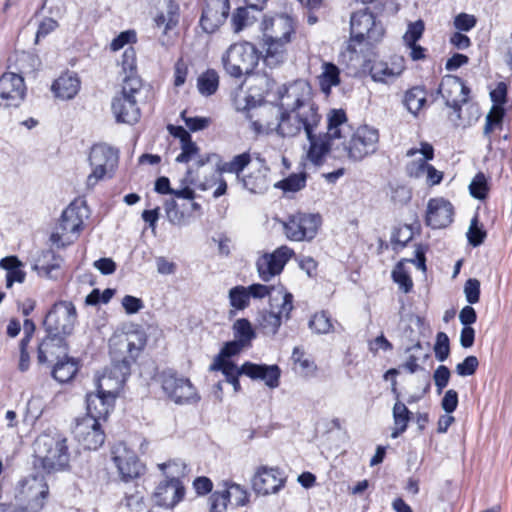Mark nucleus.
<instances>
[{"mask_svg": "<svg viewBox=\"0 0 512 512\" xmlns=\"http://www.w3.org/2000/svg\"><path fill=\"white\" fill-rule=\"evenodd\" d=\"M172 480L165 479L160 482L154 492L156 505L172 509L185 496V487L182 481L176 480L177 473H170Z\"/></svg>", "mask_w": 512, "mask_h": 512, "instance_id": "22", "label": "nucleus"}, {"mask_svg": "<svg viewBox=\"0 0 512 512\" xmlns=\"http://www.w3.org/2000/svg\"><path fill=\"white\" fill-rule=\"evenodd\" d=\"M155 191L162 195L172 194L177 198L193 200L196 197L195 191L192 188L184 187L173 189L170 186V180L166 176H161L155 181Z\"/></svg>", "mask_w": 512, "mask_h": 512, "instance_id": "41", "label": "nucleus"}, {"mask_svg": "<svg viewBox=\"0 0 512 512\" xmlns=\"http://www.w3.org/2000/svg\"><path fill=\"white\" fill-rule=\"evenodd\" d=\"M392 279L399 287L408 293L413 287V282L409 274L406 272L404 264L402 262L397 263L392 271Z\"/></svg>", "mask_w": 512, "mask_h": 512, "instance_id": "56", "label": "nucleus"}, {"mask_svg": "<svg viewBox=\"0 0 512 512\" xmlns=\"http://www.w3.org/2000/svg\"><path fill=\"white\" fill-rule=\"evenodd\" d=\"M76 320L77 312L73 303L60 301L48 311L43 324L49 336L66 339L73 333Z\"/></svg>", "mask_w": 512, "mask_h": 512, "instance_id": "11", "label": "nucleus"}, {"mask_svg": "<svg viewBox=\"0 0 512 512\" xmlns=\"http://www.w3.org/2000/svg\"><path fill=\"white\" fill-rule=\"evenodd\" d=\"M347 121L346 113L343 109H333L328 116L327 133L328 138L339 139L342 137L340 126Z\"/></svg>", "mask_w": 512, "mask_h": 512, "instance_id": "46", "label": "nucleus"}, {"mask_svg": "<svg viewBox=\"0 0 512 512\" xmlns=\"http://www.w3.org/2000/svg\"><path fill=\"white\" fill-rule=\"evenodd\" d=\"M78 369V362L66 354L56 361L51 376L59 383H67L74 378Z\"/></svg>", "mask_w": 512, "mask_h": 512, "instance_id": "32", "label": "nucleus"}, {"mask_svg": "<svg viewBox=\"0 0 512 512\" xmlns=\"http://www.w3.org/2000/svg\"><path fill=\"white\" fill-rule=\"evenodd\" d=\"M142 85L141 78L123 80L121 92L113 98L111 104L116 122L133 125L139 121L141 112L136 95L140 93Z\"/></svg>", "mask_w": 512, "mask_h": 512, "instance_id": "6", "label": "nucleus"}, {"mask_svg": "<svg viewBox=\"0 0 512 512\" xmlns=\"http://www.w3.org/2000/svg\"><path fill=\"white\" fill-rule=\"evenodd\" d=\"M25 93L26 86L21 75L6 72L0 77V107H18Z\"/></svg>", "mask_w": 512, "mask_h": 512, "instance_id": "20", "label": "nucleus"}, {"mask_svg": "<svg viewBox=\"0 0 512 512\" xmlns=\"http://www.w3.org/2000/svg\"><path fill=\"white\" fill-rule=\"evenodd\" d=\"M68 344L66 339L47 335L38 345L37 360L39 364H45L53 360H58L68 354Z\"/></svg>", "mask_w": 512, "mask_h": 512, "instance_id": "25", "label": "nucleus"}, {"mask_svg": "<svg viewBox=\"0 0 512 512\" xmlns=\"http://www.w3.org/2000/svg\"><path fill=\"white\" fill-rule=\"evenodd\" d=\"M286 478L279 468L260 467L252 478V488L257 494L269 495L279 492Z\"/></svg>", "mask_w": 512, "mask_h": 512, "instance_id": "21", "label": "nucleus"}, {"mask_svg": "<svg viewBox=\"0 0 512 512\" xmlns=\"http://www.w3.org/2000/svg\"><path fill=\"white\" fill-rule=\"evenodd\" d=\"M83 208L76 203H71L61 214L58 230L63 234H70L76 239L83 229Z\"/></svg>", "mask_w": 512, "mask_h": 512, "instance_id": "27", "label": "nucleus"}, {"mask_svg": "<svg viewBox=\"0 0 512 512\" xmlns=\"http://www.w3.org/2000/svg\"><path fill=\"white\" fill-rule=\"evenodd\" d=\"M322 225L318 213L295 212L283 222V232L286 238L295 242L312 241Z\"/></svg>", "mask_w": 512, "mask_h": 512, "instance_id": "10", "label": "nucleus"}, {"mask_svg": "<svg viewBox=\"0 0 512 512\" xmlns=\"http://www.w3.org/2000/svg\"><path fill=\"white\" fill-rule=\"evenodd\" d=\"M210 370L221 371L225 376L226 381L233 386L235 392H239L241 390L239 376L244 375V363L240 368H238L235 363H225L222 365L211 364Z\"/></svg>", "mask_w": 512, "mask_h": 512, "instance_id": "42", "label": "nucleus"}, {"mask_svg": "<svg viewBox=\"0 0 512 512\" xmlns=\"http://www.w3.org/2000/svg\"><path fill=\"white\" fill-rule=\"evenodd\" d=\"M412 198L411 190L404 185L391 186V201L395 205L403 206Z\"/></svg>", "mask_w": 512, "mask_h": 512, "instance_id": "64", "label": "nucleus"}, {"mask_svg": "<svg viewBox=\"0 0 512 512\" xmlns=\"http://www.w3.org/2000/svg\"><path fill=\"white\" fill-rule=\"evenodd\" d=\"M425 30V25L422 20H417L408 25V29L405 32L403 39L406 44H414L421 39Z\"/></svg>", "mask_w": 512, "mask_h": 512, "instance_id": "59", "label": "nucleus"}, {"mask_svg": "<svg viewBox=\"0 0 512 512\" xmlns=\"http://www.w3.org/2000/svg\"><path fill=\"white\" fill-rule=\"evenodd\" d=\"M437 94H441L445 100V105L453 110L458 120L461 119L462 105L468 102L470 88L458 76H446L439 88Z\"/></svg>", "mask_w": 512, "mask_h": 512, "instance_id": "15", "label": "nucleus"}, {"mask_svg": "<svg viewBox=\"0 0 512 512\" xmlns=\"http://www.w3.org/2000/svg\"><path fill=\"white\" fill-rule=\"evenodd\" d=\"M81 81L74 72L61 74L52 84V91L57 98L63 100L73 99L79 92Z\"/></svg>", "mask_w": 512, "mask_h": 512, "instance_id": "28", "label": "nucleus"}, {"mask_svg": "<svg viewBox=\"0 0 512 512\" xmlns=\"http://www.w3.org/2000/svg\"><path fill=\"white\" fill-rule=\"evenodd\" d=\"M307 139L310 143L308 158L314 165L320 166L331 149V140L333 139L328 138L327 135L317 137L315 133H312Z\"/></svg>", "mask_w": 512, "mask_h": 512, "instance_id": "31", "label": "nucleus"}, {"mask_svg": "<svg viewBox=\"0 0 512 512\" xmlns=\"http://www.w3.org/2000/svg\"><path fill=\"white\" fill-rule=\"evenodd\" d=\"M379 141L378 130L367 125L360 126L352 134L346 150L348 157L354 161H361L368 155L376 152Z\"/></svg>", "mask_w": 512, "mask_h": 512, "instance_id": "16", "label": "nucleus"}, {"mask_svg": "<svg viewBox=\"0 0 512 512\" xmlns=\"http://www.w3.org/2000/svg\"><path fill=\"white\" fill-rule=\"evenodd\" d=\"M199 155V147L190 139L181 144V153L176 157L178 163H188Z\"/></svg>", "mask_w": 512, "mask_h": 512, "instance_id": "61", "label": "nucleus"}, {"mask_svg": "<svg viewBox=\"0 0 512 512\" xmlns=\"http://www.w3.org/2000/svg\"><path fill=\"white\" fill-rule=\"evenodd\" d=\"M166 31L174 29L178 23L180 18V7L178 3L174 0H168L166 3Z\"/></svg>", "mask_w": 512, "mask_h": 512, "instance_id": "62", "label": "nucleus"}, {"mask_svg": "<svg viewBox=\"0 0 512 512\" xmlns=\"http://www.w3.org/2000/svg\"><path fill=\"white\" fill-rule=\"evenodd\" d=\"M232 491H215L213 492L209 501V512H225L227 505L230 502Z\"/></svg>", "mask_w": 512, "mask_h": 512, "instance_id": "54", "label": "nucleus"}, {"mask_svg": "<svg viewBox=\"0 0 512 512\" xmlns=\"http://www.w3.org/2000/svg\"><path fill=\"white\" fill-rule=\"evenodd\" d=\"M244 375L253 380H263L269 388H277L280 384L281 370L278 365L256 364L244 362Z\"/></svg>", "mask_w": 512, "mask_h": 512, "instance_id": "26", "label": "nucleus"}, {"mask_svg": "<svg viewBox=\"0 0 512 512\" xmlns=\"http://www.w3.org/2000/svg\"><path fill=\"white\" fill-rule=\"evenodd\" d=\"M147 344V337L143 332H133L127 336L128 358L136 361L141 351Z\"/></svg>", "mask_w": 512, "mask_h": 512, "instance_id": "49", "label": "nucleus"}, {"mask_svg": "<svg viewBox=\"0 0 512 512\" xmlns=\"http://www.w3.org/2000/svg\"><path fill=\"white\" fill-rule=\"evenodd\" d=\"M62 258L53 250H43L35 260L34 269L46 276L60 268Z\"/></svg>", "mask_w": 512, "mask_h": 512, "instance_id": "37", "label": "nucleus"}, {"mask_svg": "<svg viewBox=\"0 0 512 512\" xmlns=\"http://www.w3.org/2000/svg\"><path fill=\"white\" fill-rule=\"evenodd\" d=\"M470 194L479 200L487 197L488 185L483 173H478L469 185Z\"/></svg>", "mask_w": 512, "mask_h": 512, "instance_id": "58", "label": "nucleus"}, {"mask_svg": "<svg viewBox=\"0 0 512 512\" xmlns=\"http://www.w3.org/2000/svg\"><path fill=\"white\" fill-rule=\"evenodd\" d=\"M411 416V411L403 402L400 400L395 402L393 406V421L395 424V429L391 434L392 438H397L399 435L406 431L408 423L411 420Z\"/></svg>", "mask_w": 512, "mask_h": 512, "instance_id": "39", "label": "nucleus"}, {"mask_svg": "<svg viewBox=\"0 0 512 512\" xmlns=\"http://www.w3.org/2000/svg\"><path fill=\"white\" fill-rule=\"evenodd\" d=\"M335 325L340 324L332 318L326 310H321L312 315L308 322V327L315 334H328L335 332Z\"/></svg>", "mask_w": 512, "mask_h": 512, "instance_id": "36", "label": "nucleus"}, {"mask_svg": "<svg viewBox=\"0 0 512 512\" xmlns=\"http://www.w3.org/2000/svg\"><path fill=\"white\" fill-rule=\"evenodd\" d=\"M250 162H251L250 153L244 152L242 154L234 156L231 161L223 163L219 167V170L222 173L236 174L237 179L240 180L241 173L250 164Z\"/></svg>", "mask_w": 512, "mask_h": 512, "instance_id": "45", "label": "nucleus"}, {"mask_svg": "<svg viewBox=\"0 0 512 512\" xmlns=\"http://www.w3.org/2000/svg\"><path fill=\"white\" fill-rule=\"evenodd\" d=\"M294 256V250L287 245H282L271 253H264L256 260L259 278L263 282H269L282 273L285 265Z\"/></svg>", "mask_w": 512, "mask_h": 512, "instance_id": "14", "label": "nucleus"}, {"mask_svg": "<svg viewBox=\"0 0 512 512\" xmlns=\"http://www.w3.org/2000/svg\"><path fill=\"white\" fill-rule=\"evenodd\" d=\"M159 379L163 392L175 404L188 405L200 401L201 397L191 381L186 377L179 376L176 371L163 370Z\"/></svg>", "mask_w": 512, "mask_h": 512, "instance_id": "9", "label": "nucleus"}, {"mask_svg": "<svg viewBox=\"0 0 512 512\" xmlns=\"http://www.w3.org/2000/svg\"><path fill=\"white\" fill-rule=\"evenodd\" d=\"M75 439L84 449L97 450L105 441L101 421L93 417H83L76 421L73 429Z\"/></svg>", "mask_w": 512, "mask_h": 512, "instance_id": "19", "label": "nucleus"}, {"mask_svg": "<svg viewBox=\"0 0 512 512\" xmlns=\"http://www.w3.org/2000/svg\"><path fill=\"white\" fill-rule=\"evenodd\" d=\"M257 13L252 7H237L231 14L230 24L235 33L243 31L245 28L252 26L258 19Z\"/></svg>", "mask_w": 512, "mask_h": 512, "instance_id": "34", "label": "nucleus"}, {"mask_svg": "<svg viewBox=\"0 0 512 512\" xmlns=\"http://www.w3.org/2000/svg\"><path fill=\"white\" fill-rule=\"evenodd\" d=\"M112 460L117 467L121 479L125 482L139 478L145 471V466L139 460L136 453L127 448L123 443L113 447Z\"/></svg>", "mask_w": 512, "mask_h": 512, "instance_id": "18", "label": "nucleus"}, {"mask_svg": "<svg viewBox=\"0 0 512 512\" xmlns=\"http://www.w3.org/2000/svg\"><path fill=\"white\" fill-rule=\"evenodd\" d=\"M121 65L123 72L125 73L123 80H127L132 77L140 78L137 74L136 51L133 47L125 49L122 55Z\"/></svg>", "mask_w": 512, "mask_h": 512, "instance_id": "52", "label": "nucleus"}, {"mask_svg": "<svg viewBox=\"0 0 512 512\" xmlns=\"http://www.w3.org/2000/svg\"><path fill=\"white\" fill-rule=\"evenodd\" d=\"M164 209L168 221L175 226H186L190 223V214L179 209L174 199L167 200Z\"/></svg>", "mask_w": 512, "mask_h": 512, "instance_id": "44", "label": "nucleus"}, {"mask_svg": "<svg viewBox=\"0 0 512 512\" xmlns=\"http://www.w3.org/2000/svg\"><path fill=\"white\" fill-rule=\"evenodd\" d=\"M270 169L263 163L259 168L240 178L244 189L252 194H264L270 187Z\"/></svg>", "mask_w": 512, "mask_h": 512, "instance_id": "29", "label": "nucleus"}, {"mask_svg": "<svg viewBox=\"0 0 512 512\" xmlns=\"http://www.w3.org/2000/svg\"><path fill=\"white\" fill-rule=\"evenodd\" d=\"M404 70L403 59L389 65L383 61H375L369 68L371 78L375 82L388 83L402 74Z\"/></svg>", "mask_w": 512, "mask_h": 512, "instance_id": "30", "label": "nucleus"}, {"mask_svg": "<svg viewBox=\"0 0 512 512\" xmlns=\"http://www.w3.org/2000/svg\"><path fill=\"white\" fill-rule=\"evenodd\" d=\"M435 357L438 361H445L450 354V341L445 332H438L434 345Z\"/></svg>", "mask_w": 512, "mask_h": 512, "instance_id": "57", "label": "nucleus"}, {"mask_svg": "<svg viewBox=\"0 0 512 512\" xmlns=\"http://www.w3.org/2000/svg\"><path fill=\"white\" fill-rule=\"evenodd\" d=\"M219 87V76L214 69H208L197 79V88L201 95L211 96Z\"/></svg>", "mask_w": 512, "mask_h": 512, "instance_id": "43", "label": "nucleus"}, {"mask_svg": "<svg viewBox=\"0 0 512 512\" xmlns=\"http://www.w3.org/2000/svg\"><path fill=\"white\" fill-rule=\"evenodd\" d=\"M340 83V70L332 62L323 63V72L319 76V85L321 91L325 94L331 92L333 86H337Z\"/></svg>", "mask_w": 512, "mask_h": 512, "instance_id": "40", "label": "nucleus"}, {"mask_svg": "<svg viewBox=\"0 0 512 512\" xmlns=\"http://www.w3.org/2000/svg\"><path fill=\"white\" fill-rule=\"evenodd\" d=\"M479 366V360L476 356H467L461 363L456 365V373L461 377L475 374Z\"/></svg>", "mask_w": 512, "mask_h": 512, "instance_id": "63", "label": "nucleus"}, {"mask_svg": "<svg viewBox=\"0 0 512 512\" xmlns=\"http://www.w3.org/2000/svg\"><path fill=\"white\" fill-rule=\"evenodd\" d=\"M231 11L230 0H203L199 26L206 34L216 33L227 21Z\"/></svg>", "mask_w": 512, "mask_h": 512, "instance_id": "13", "label": "nucleus"}, {"mask_svg": "<svg viewBox=\"0 0 512 512\" xmlns=\"http://www.w3.org/2000/svg\"><path fill=\"white\" fill-rule=\"evenodd\" d=\"M70 453L67 439L60 434H41L34 442L33 466L37 471L50 474L69 467Z\"/></svg>", "mask_w": 512, "mask_h": 512, "instance_id": "3", "label": "nucleus"}, {"mask_svg": "<svg viewBox=\"0 0 512 512\" xmlns=\"http://www.w3.org/2000/svg\"><path fill=\"white\" fill-rule=\"evenodd\" d=\"M221 60L225 72L239 79L243 75L253 74L260 61L259 49L248 41L233 43L223 53Z\"/></svg>", "mask_w": 512, "mask_h": 512, "instance_id": "4", "label": "nucleus"}, {"mask_svg": "<svg viewBox=\"0 0 512 512\" xmlns=\"http://www.w3.org/2000/svg\"><path fill=\"white\" fill-rule=\"evenodd\" d=\"M244 348H246L242 343L238 340L228 341L221 348L219 354L215 357L212 364H225V363H234L230 360V357L238 355Z\"/></svg>", "mask_w": 512, "mask_h": 512, "instance_id": "50", "label": "nucleus"}, {"mask_svg": "<svg viewBox=\"0 0 512 512\" xmlns=\"http://www.w3.org/2000/svg\"><path fill=\"white\" fill-rule=\"evenodd\" d=\"M427 101V90L424 86H414L405 92L403 104L406 109L417 116Z\"/></svg>", "mask_w": 512, "mask_h": 512, "instance_id": "35", "label": "nucleus"}, {"mask_svg": "<svg viewBox=\"0 0 512 512\" xmlns=\"http://www.w3.org/2000/svg\"><path fill=\"white\" fill-rule=\"evenodd\" d=\"M453 205L444 198H431L427 204L425 223L432 229H442L453 221Z\"/></svg>", "mask_w": 512, "mask_h": 512, "instance_id": "23", "label": "nucleus"}, {"mask_svg": "<svg viewBox=\"0 0 512 512\" xmlns=\"http://www.w3.org/2000/svg\"><path fill=\"white\" fill-rule=\"evenodd\" d=\"M49 495V487L42 476L31 475L21 479L15 488L18 512H40Z\"/></svg>", "mask_w": 512, "mask_h": 512, "instance_id": "7", "label": "nucleus"}, {"mask_svg": "<svg viewBox=\"0 0 512 512\" xmlns=\"http://www.w3.org/2000/svg\"><path fill=\"white\" fill-rule=\"evenodd\" d=\"M262 36L258 42L260 60L273 69L288 59L289 46L296 35V22L287 14L264 17L261 23Z\"/></svg>", "mask_w": 512, "mask_h": 512, "instance_id": "2", "label": "nucleus"}, {"mask_svg": "<svg viewBox=\"0 0 512 512\" xmlns=\"http://www.w3.org/2000/svg\"><path fill=\"white\" fill-rule=\"evenodd\" d=\"M504 117L503 107H492L490 112L486 116L484 126V136L490 138V134L496 129L502 127V120Z\"/></svg>", "mask_w": 512, "mask_h": 512, "instance_id": "53", "label": "nucleus"}, {"mask_svg": "<svg viewBox=\"0 0 512 512\" xmlns=\"http://www.w3.org/2000/svg\"><path fill=\"white\" fill-rule=\"evenodd\" d=\"M0 267L6 271V287L11 288L14 283H23L26 272L23 264L16 256H7L0 260Z\"/></svg>", "mask_w": 512, "mask_h": 512, "instance_id": "33", "label": "nucleus"}, {"mask_svg": "<svg viewBox=\"0 0 512 512\" xmlns=\"http://www.w3.org/2000/svg\"><path fill=\"white\" fill-rule=\"evenodd\" d=\"M467 240L473 247L480 246L487 237V232L483 225L479 223V216L476 213L471 219L469 229L467 231Z\"/></svg>", "mask_w": 512, "mask_h": 512, "instance_id": "48", "label": "nucleus"}, {"mask_svg": "<svg viewBox=\"0 0 512 512\" xmlns=\"http://www.w3.org/2000/svg\"><path fill=\"white\" fill-rule=\"evenodd\" d=\"M480 281L476 278H469L464 285V294L470 305L476 304L480 300Z\"/></svg>", "mask_w": 512, "mask_h": 512, "instance_id": "60", "label": "nucleus"}, {"mask_svg": "<svg viewBox=\"0 0 512 512\" xmlns=\"http://www.w3.org/2000/svg\"><path fill=\"white\" fill-rule=\"evenodd\" d=\"M306 186V175L305 173L299 174H291L288 177L284 178L281 181H278L274 184L275 188L283 190L285 193L287 192H298L302 190Z\"/></svg>", "mask_w": 512, "mask_h": 512, "instance_id": "47", "label": "nucleus"}, {"mask_svg": "<svg viewBox=\"0 0 512 512\" xmlns=\"http://www.w3.org/2000/svg\"><path fill=\"white\" fill-rule=\"evenodd\" d=\"M229 303L237 310H244L250 304L248 289L245 286L237 285L229 290Z\"/></svg>", "mask_w": 512, "mask_h": 512, "instance_id": "51", "label": "nucleus"}, {"mask_svg": "<svg viewBox=\"0 0 512 512\" xmlns=\"http://www.w3.org/2000/svg\"><path fill=\"white\" fill-rule=\"evenodd\" d=\"M118 160V150L104 144L94 145L89 154V162L93 171L87 178V185L93 187L106 174L113 173Z\"/></svg>", "mask_w": 512, "mask_h": 512, "instance_id": "12", "label": "nucleus"}, {"mask_svg": "<svg viewBox=\"0 0 512 512\" xmlns=\"http://www.w3.org/2000/svg\"><path fill=\"white\" fill-rule=\"evenodd\" d=\"M159 469L164 473L166 479L172 480L170 473H177L176 480L181 481V478L187 474V465L180 460H172L158 465Z\"/></svg>", "mask_w": 512, "mask_h": 512, "instance_id": "55", "label": "nucleus"}, {"mask_svg": "<svg viewBox=\"0 0 512 512\" xmlns=\"http://www.w3.org/2000/svg\"><path fill=\"white\" fill-rule=\"evenodd\" d=\"M385 35V29L381 21L368 9L354 12L350 18V39L347 49L356 52V45L367 41L370 45L379 43Z\"/></svg>", "mask_w": 512, "mask_h": 512, "instance_id": "5", "label": "nucleus"}, {"mask_svg": "<svg viewBox=\"0 0 512 512\" xmlns=\"http://www.w3.org/2000/svg\"><path fill=\"white\" fill-rule=\"evenodd\" d=\"M232 330L234 339L238 340L247 348L252 346V341L257 337L251 322L246 318L237 319L233 323Z\"/></svg>", "mask_w": 512, "mask_h": 512, "instance_id": "38", "label": "nucleus"}, {"mask_svg": "<svg viewBox=\"0 0 512 512\" xmlns=\"http://www.w3.org/2000/svg\"><path fill=\"white\" fill-rule=\"evenodd\" d=\"M118 393L112 387H107L103 380H98L96 393H88L86 396L87 414L85 417L105 421L114 407Z\"/></svg>", "mask_w": 512, "mask_h": 512, "instance_id": "17", "label": "nucleus"}, {"mask_svg": "<svg viewBox=\"0 0 512 512\" xmlns=\"http://www.w3.org/2000/svg\"><path fill=\"white\" fill-rule=\"evenodd\" d=\"M278 294L282 297L280 304H274L276 298L270 299V310H263L259 313L257 318V327L260 332L265 336H275L281 325L282 321L289 320L293 306V295L288 292L284 286H279Z\"/></svg>", "mask_w": 512, "mask_h": 512, "instance_id": "8", "label": "nucleus"}, {"mask_svg": "<svg viewBox=\"0 0 512 512\" xmlns=\"http://www.w3.org/2000/svg\"><path fill=\"white\" fill-rule=\"evenodd\" d=\"M279 117L276 132L281 137H294L302 130L310 137L321 122L319 107L310 84L296 80L282 85L277 92Z\"/></svg>", "mask_w": 512, "mask_h": 512, "instance_id": "1", "label": "nucleus"}, {"mask_svg": "<svg viewBox=\"0 0 512 512\" xmlns=\"http://www.w3.org/2000/svg\"><path fill=\"white\" fill-rule=\"evenodd\" d=\"M134 361L128 357H123L120 360H113L111 366L107 368L98 380H103L107 387H112L118 391L125 383L126 379L131 373V364Z\"/></svg>", "mask_w": 512, "mask_h": 512, "instance_id": "24", "label": "nucleus"}]
</instances>
